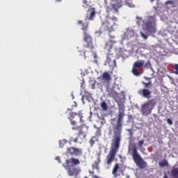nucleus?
Masks as SVG:
<instances>
[{
    "label": "nucleus",
    "mask_w": 178,
    "mask_h": 178,
    "mask_svg": "<svg viewBox=\"0 0 178 178\" xmlns=\"http://www.w3.org/2000/svg\"><path fill=\"white\" fill-rule=\"evenodd\" d=\"M120 170V166L119 165V163H115L113 168L112 170V175L113 177H119L120 176V174L118 173Z\"/></svg>",
    "instance_id": "11"
},
{
    "label": "nucleus",
    "mask_w": 178,
    "mask_h": 178,
    "mask_svg": "<svg viewBox=\"0 0 178 178\" xmlns=\"http://www.w3.org/2000/svg\"><path fill=\"white\" fill-rule=\"evenodd\" d=\"M163 178H169V177H168V175H165Z\"/></svg>",
    "instance_id": "37"
},
{
    "label": "nucleus",
    "mask_w": 178,
    "mask_h": 178,
    "mask_svg": "<svg viewBox=\"0 0 178 178\" xmlns=\"http://www.w3.org/2000/svg\"><path fill=\"white\" fill-rule=\"evenodd\" d=\"M116 91H115L114 90H111L110 91H108V95L109 97H116Z\"/></svg>",
    "instance_id": "21"
},
{
    "label": "nucleus",
    "mask_w": 178,
    "mask_h": 178,
    "mask_svg": "<svg viewBox=\"0 0 178 178\" xmlns=\"http://www.w3.org/2000/svg\"><path fill=\"white\" fill-rule=\"evenodd\" d=\"M144 79L147 80L148 82L142 81L143 86H144V89H139L138 91V93L139 95H141L142 97H144V98H147L149 99V98H151V94H152V92L148 89L149 87H152V81H151V78H148L147 76H145Z\"/></svg>",
    "instance_id": "7"
},
{
    "label": "nucleus",
    "mask_w": 178,
    "mask_h": 178,
    "mask_svg": "<svg viewBox=\"0 0 178 178\" xmlns=\"http://www.w3.org/2000/svg\"><path fill=\"white\" fill-rule=\"evenodd\" d=\"M118 111L117 124L113 127L114 135L111 140L108 154L106 157L107 165H112V162L115 161L116 154L119 152V149L120 148L122 129H123V118H124V104L122 103L119 104Z\"/></svg>",
    "instance_id": "1"
},
{
    "label": "nucleus",
    "mask_w": 178,
    "mask_h": 178,
    "mask_svg": "<svg viewBox=\"0 0 178 178\" xmlns=\"http://www.w3.org/2000/svg\"><path fill=\"white\" fill-rule=\"evenodd\" d=\"M159 166H161V168H165V166H169V163H168V160L166 159L161 160L159 163Z\"/></svg>",
    "instance_id": "16"
},
{
    "label": "nucleus",
    "mask_w": 178,
    "mask_h": 178,
    "mask_svg": "<svg viewBox=\"0 0 178 178\" xmlns=\"http://www.w3.org/2000/svg\"><path fill=\"white\" fill-rule=\"evenodd\" d=\"M84 178H88V177H85Z\"/></svg>",
    "instance_id": "41"
},
{
    "label": "nucleus",
    "mask_w": 178,
    "mask_h": 178,
    "mask_svg": "<svg viewBox=\"0 0 178 178\" xmlns=\"http://www.w3.org/2000/svg\"><path fill=\"white\" fill-rule=\"evenodd\" d=\"M77 165H80V160L72 157L70 160L67 159L65 161V165H63V166L69 176H77L80 173V168L74 167L77 166Z\"/></svg>",
    "instance_id": "4"
},
{
    "label": "nucleus",
    "mask_w": 178,
    "mask_h": 178,
    "mask_svg": "<svg viewBox=\"0 0 178 178\" xmlns=\"http://www.w3.org/2000/svg\"><path fill=\"white\" fill-rule=\"evenodd\" d=\"M56 2H62V0H56Z\"/></svg>",
    "instance_id": "38"
},
{
    "label": "nucleus",
    "mask_w": 178,
    "mask_h": 178,
    "mask_svg": "<svg viewBox=\"0 0 178 178\" xmlns=\"http://www.w3.org/2000/svg\"><path fill=\"white\" fill-rule=\"evenodd\" d=\"M102 79L105 81H111V75L109 74V72H104L102 74Z\"/></svg>",
    "instance_id": "15"
},
{
    "label": "nucleus",
    "mask_w": 178,
    "mask_h": 178,
    "mask_svg": "<svg viewBox=\"0 0 178 178\" xmlns=\"http://www.w3.org/2000/svg\"><path fill=\"white\" fill-rule=\"evenodd\" d=\"M172 177L178 178V168H173L171 171Z\"/></svg>",
    "instance_id": "17"
},
{
    "label": "nucleus",
    "mask_w": 178,
    "mask_h": 178,
    "mask_svg": "<svg viewBox=\"0 0 178 178\" xmlns=\"http://www.w3.org/2000/svg\"><path fill=\"white\" fill-rule=\"evenodd\" d=\"M156 105V100L155 99H149L141 106L140 113L143 116H148V115H151L152 109L155 108Z\"/></svg>",
    "instance_id": "8"
},
{
    "label": "nucleus",
    "mask_w": 178,
    "mask_h": 178,
    "mask_svg": "<svg viewBox=\"0 0 178 178\" xmlns=\"http://www.w3.org/2000/svg\"><path fill=\"white\" fill-rule=\"evenodd\" d=\"M137 19H138V23H140V22L143 21V18H140V17H137Z\"/></svg>",
    "instance_id": "33"
},
{
    "label": "nucleus",
    "mask_w": 178,
    "mask_h": 178,
    "mask_svg": "<svg viewBox=\"0 0 178 178\" xmlns=\"http://www.w3.org/2000/svg\"><path fill=\"white\" fill-rule=\"evenodd\" d=\"M92 88L94 90V85H92Z\"/></svg>",
    "instance_id": "39"
},
{
    "label": "nucleus",
    "mask_w": 178,
    "mask_h": 178,
    "mask_svg": "<svg viewBox=\"0 0 178 178\" xmlns=\"http://www.w3.org/2000/svg\"><path fill=\"white\" fill-rule=\"evenodd\" d=\"M143 30H146L150 34L156 33V26L155 25V16L148 17L147 21L143 25Z\"/></svg>",
    "instance_id": "9"
},
{
    "label": "nucleus",
    "mask_w": 178,
    "mask_h": 178,
    "mask_svg": "<svg viewBox=\"0 0 178 178\" xmlns=\"http://www.w3.org/2000/svg\"><path fill=\"white\" fill-rule=\"evenodd\" d=\"M116 22H118V17H107L105 21L102 22L100 31H108V33L115 31L113 26H116Z\"/></svg>",
    "instance_id": "6"
},
{
    "label": "nucleus",
    "mask_w": 178,
    "mask_h": 178,
    "mask_svg": "<svg viewBox=\"0 0 178 178\" xmlns=\"http://www.w3.org/2000/svg\"><path fill=\"white\" fill-rule=\"evenodd\" d=\"M78 24H82L81 30L83 34L82 43L83 49H86V48H88L90 51H92V49H94V44L92 42V37L90 35L88 31V23L84 24L83 23V21L79 20V22H78Z\"/></svg>",
    "instance_id": "3"
},
{
    "label": "nucleus",
    "mask_w": 178,
    "mask_h": 178,
    "mask_svg": "<svg viewBox=\"0 0 178 178\" xmlns=\"http://www.w3.org/2000/svg\"><path fill=\"white\" fill-rule=\"evenodd\" d=\"M108 37H109V41L110 42H115L113 40H115V35L111 34V33H108Z\"/></svg>",
    "instance_id": "22"
},
{
    "label": "nucleus",
    "mask_w": 178,
    "mask_h": 178,
    "mask_svg": "<svg viewBox=\"0 0 178 178\" xmlns=\"http://www.w3.org/2000/svg\"><path fill=\"white\" fill-rule=\"evenodd\" d=\"M132 73H133L134 76H136L141 75V73L140 72V71L135 67H132Z\"/></svg>",
    "instance_id": "18"
},
{
    "label": "nucleus",
    "mask_w": 178,
    "mask_h": 178,
    "mask_svg": "<svg viewBox=\"0 0 178 178\" xmlns=\"http://www.w3.org/2000/svg\"><path fill=\"white\" fill-rule=\"evenodd\" d=\"M108 134L110 135V136H112V129H109V130H108Z\"/></svg>",
    "instance_id": "34"
},
{
    "label": "nucleus",
    "mask_w": 178,
    "mask_h": 178,
    "mask_svg": "<svg viewBox=\"0 0 178 178\" xmlns=\"http://www.w3.org/2000/svg\"><path fill=\"white\" fill-rule=\"evenodd\" d=\"M165 5H176V1L173 0H169L165 2Z\"/></svg>",
    "instance_id": "24"
},
{
    "label": "nucleus",
    "mask_w": 178,
    "mask_h": 178,
    "mask_svg": "<svg viewBox=\"0 0 178 178\" xmlns=\"http://www.w3.org/2000/svg\"><path fill=\"white\" fill-rule=\"evenodd\" d=\"M140 35L143 38H144V40H147V38H148V35L145 34L144 33H143V31H140Z\"/></svg>",
    "instance_id": "27"
},
{
    "label": "nucleus",
    "mask_w": 178,
    "mask_h": 178,
    "mask_svg": "<svg viewBox=\"0 0 178 178\" xmlns=\"http://www.w3.org/2000/svg\"><path fill=\"white\" fill-rule=\"evenodd\" d=\"M122 3H123V1H122V0H115L114 3L112 5L113 8L115 9V10H118V9H120V8H122Z\"/></svg>",
    "instance_id": "12"
},
{
    "label": "nucleus",
    "mask_w": 178,
    "mask_h": 178,
    "mask_svg": "<svg viewBox=\"0 0 178 178\" xmlns=\"http://www.w3.org/2000/svg\"><path fill=\"white\" fill-rule=\"evenodd\" d=\"M56 160L58 161V162L60 163V157H56Z\"/></svg>",
    "instance_id": "35"
},
{
    "label": "nucleus",
    "mask_w": 178,
    "mask_h": 178,
    "mask_svg": "<svg viewBox=\"0 0 178 178\" xmlns=\"http://www.w3.org/2000/svg\"><path fill=\"white\" fill-rule=\"evenodd\" d=\"M69 115L70 117L68 119L71 122V124L72 126V129L78 133L77 137L75 138L71 137L69 140V143H79V138L81 137V140L86 139V137H87V133H88V127L86 125L77 126V122L74 120V119H79L80 123H84V120H83V113H81V112H70L69 113Z\"/></svg>",
    "instance_id": "2"
},
{
    "label": "nucleus",
    "mask_w": 178,
    "mask_h": 178,
    "mask_svg": "<svg viewBox=\"0 0 178 178\" xmlns=\"http://www.w3.org/2000/svg\"><path fill=\"white\" fill-rule=\"evenodd\" d=\"M95 141H98V138H97V136H92L89 141V144H90V147H92V145L95 144Z\"/></svg>",
    "instance_id": "19"
},
{
    "label": "nucleus",
    "mask_w": 178,
    "mask_h": 178,
    "mask_svg": "<svg viewBox=\"0 0 178 178\" xmlns=\"http://www.w3.org/2000/svg\"><path fill=\"white\" fill-rule=\"evenodd\" d=\"M102 111H108V104L106 102H102L100 104Z\"/></svg>",
    "instance_id": "20"
},
{
    "label": "nucleus",
    "mask_w": 178,
    "mask_h": 178,
    "mask_svg": "<svg viewBox=\"0 0 178 178\" xmlns=\"http://www.w3.org/2000/svg\"><path fill=\"white\" fill-rule=\"evenodd\" d=\"M66 154L67 155H72V156H81L83 155V149L70 147L67 148Z\"/></svg>",
    "instance_id": "10"
},
{
    "label": "nucleus",
    "mask_w": 178,
    "mask_h": 178,
    "mask_svg": "<svg viewBox=\"0 0 178 178\" xmlns=\"http://www.w3.org/2000/svg\"><path fill=\"white\" fill-rule=\"evenodd\" d=\"M127 131L129 133L130 137H133V129H127Z\"/></svg>",
    "instance_id": "29"
},
{
    "label": "nucleus",
    "mask_w": 178,
    "mask_h": 178,
    "mask_svg": "<svg viewBox=\"0 0 178 178\" xmlns=\"http://www.w3.org/2000/svg\"><path fill=\"white\" fill-rule=\"evenodd\" d=\"M145 63V61L144 60L136 61L133 65V67H136V69L137 67H143Z\"/></svg>",
    "instance_id": "13"
},
{
    "label": "nucleus",
    "mask_w": 178,
    "mask_h": 178,
    "mask_svg": "<svg viewBox=\"0 0 178 178\" xmlns=\"http://www.w3.org/2000/svg\"><path fill=\"white\" fill-rule=\"evenodd\" d=\"M145 67H146V69H149V67H151V62L149 60L145 63Z\"/></svg>",
    "instance_id": "28"
},
{
    "label": "nucleus",
    "mask_w": 178,
    "mask_h": 178,
    "mask_svg": "<svg viewBox=\"0 0 178 178\" xmlns=\"http://www.w3.org/2000/svg\"><path fill=\"white\" fill-rule=\"evenodd\" d=\"M95 134V137H96V138L97 137H99V136H101V128H97V131Z\"/></svg>",
    "instance_id": "23"
},
{
    "label": "nucleus",
    "mask_w": 178,
    "mask_h": 178,
    "mask_svg": "<svg viewBox=\"0 0 178 178\" xmlns=\"http://www.w3.org/2000/svg\"><path fill=\"white\" fill-rule=\"evenodd\" d=\"M83 3H84L85 5H87L88 3L87 0H83Z\"/></svg>",
    "instance_id": "36"
},
{
    "label": "nucleus",
    "mask_w": 178,
    "mask_h": 178,
    "mask_svg": "<svg viewBox=\"0 0 178 178\" xmlns=\"http://www.w3.org/2000/svg\"><path fill=\"white\" fill-rule=\"evenodd\" d=\"M152 1V2H154V1H155V0H151Z\"/></svg>",
    "instance_id": "40"
},
{
    "label": "nucleus",
    "mask_w": 178,
    "mask_h": 178,
    "mask_svg": "<svg viewBox=\"0 0 178 178\" xmlns=\"http://www.w3.org/2000/svg\"><path fill=\"white\" fill-rule=\"evenodd\" d=\"M106 60H107V62H108V63H111V55H107V56H106Z\"/></svg>",
    "instance_id": "31"
},
{
    "label": "nucleus",
    "mask_w": 178,
    "mask_h": 178,
    "mask_svg": "<svg viewBox=\"0 0 178 178\" xmlns=\"http://www.w3.org/2000/svg\"><path fill=\"white\" fill-rule=\"evenodd\" d=\"M88 12H90V17H88V20H94V18L95 17V8H92L88 10Z\"/></svg>",
    "instance_id": "14"
},
{
    "label": "nucleus",
    "mask_w": 178,
    "mask_h": 178,
    "mask_svg": "<svg viewBox=\"0 0 178 178\" xmlns=\"http://www.w3.org/2000/svg\"><path fill=\"white\" fill-rule=\"evenodd\" d=\"M144 144V140H140L138 142L139 147H143V145Z\"/></svg>",
    "instance_id": "32"
},
{
    "label": "nucleus",
    "mask_w": 178,
    "mask_h": 178,
    "mask_svg": "<svg viewBox=\"0 0 178 178\" xmlns=\"http://www.w3.org/2000/svg\"><path fill=\"white\" fill-rule=\"evenodd\" d=\"M167 122L168 123V124H170V126H172V124H173V121H172L170 118L167 119Z\"/></svg>",
    "instance_id": "30"
},
{
    "label": "nucleus",
    "mask_w": 178,
    "mask_h": 178,
    "mask_svg": "<svg viewBox=\"0 0 178 178\" xmlns=\"http://www.w3.org/2000/svg\"><path fill=\"white\" fill-rule=\"evenodd\" d=\"M175 72H174L175 74H177V76H178V64H175L173 66Z\"/></svg>",
    "instance_id": "25"
},
{
    "label": "nucleus",
    "mask_w": 178,
    "mask_h": 178,
    "mask_svg": "<svg viewBox=\"0 0 178 178\" xmlns=\"http://www.w3.org/2000/svg\"><path fill=\"white\" fill-rule=\"evenodd\" d=\"M81 90L86 89V81H84V79H83L81 83Z\"/></svg>",
    "instance_id": "26"
},
{
    "label": "nucleus",
    "mask_w": 178,
    "mask_h": 178,
    "mask_svg": "<svg viewBox=\"0 0 178 178\" xmlns=\"http://www.w3.org/2000/svg\"><path fill=\"white\" fill-rule=\"evenodd\" d=\"M129 154H131L134 163L139 169H145L147 168V162L143 159V157L138 154L137 147L136 145L129 146L128 149Z\"/></svg>",
    "instance_id": "5"
}]
</instances>
